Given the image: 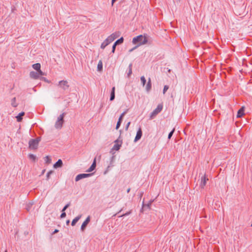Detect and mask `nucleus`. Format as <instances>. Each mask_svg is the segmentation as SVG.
<instances>
[{
  "instance_id": "1",
  "label": "nucleus",
  "mask_w": 252,
  "mask_h": 252,
  "mask_svg": "<svg viewBox=\"0 0 252 252\" xmlns=\"http://www.w3.org/2000/svg\"><path fill=\"white\" fill-rule=\"evenodd\" d=\"M147 36V34H144L143 35L140 34L134 37L132 39L133 44H137L138 46L146 44L148 41Z\"/></svg>"
},
{
  "instance_id": "2",
  "label": "nucleus",
  "mask_w": 252,
  "mask_h": 252,
  "mask_svg": "<svg viewBox=\"0 0 252 252\" xmlns=\"http://www.w3.org/2000/svg\"><path fill=\"white\" fill-rule=\"evenodd\" d=\"M40 140L41 138L39 137L36 138V139H30L29 141V148L32 150L37 149Z\"/></svg>"
},
{
  "instance_id": "3",
  "label": "nucleus",
  "mask_w": 252,
  "mask_h": 252,
  "mask_svg": "<svg viewBox=\"0 0 252 252\" xmlns=\"http://www.w3.org/2000/svg\"><path fill=\"white\" fill-rule=\"evenodd\" d=\"M65 115L66 113L63 112L58 117L55 124V127L56 128L61 129L64 123L63 118Z\"/></svg>"
},
{
  "instance_id": "4",
  "label": "nucleus",
  "mask_w": 252,
  "mask_h": 252,
  "mask_svg": "<svg viewBox=\"0 0 252 252\" xmlns=\"http://www.w3.org/2000/svg\"><path fill=\"white\" fill-rule=\"evenodd\" d=\"M58 86L63 91H67L69 87L68 82L66 80H61L59 82Z\"/></svg>"
},
{
  "instance_id": "5",
  "label": "nucleus",
  "mask_w": 252,
  "mask_h": 252,
  "mask_svg": "<svg viewBox=\"0 0 252 252\" xmlns=\"http://www.w3.org/2000/svg\"><path fill=\"white\" fill-rule=\"evenodd\" d=\"M163 108V106L162 104H158L157 107L153 110L152 112L150 114V119H153L157 115H158L160 111L162 110Z\"/></svg>"
},
{
  "instance_id": "6",
  "label": "nucleus",
  "mask_w": 252,
  "mask_h": 252,
  "mask_svg": "<svg viewBox=\"0 0 252 252\" xmlns=\"http://www.w3.org/2000/svg\"><path fill=\"white\" fill-rule=\"evenodd\" d=\"M93 173H82L77 175L75 177V181L78 182L81 179L91 176Z\"/></svg>"
},
{
  "instance_id": "7",
  "label": "nucleus",
  "mask_w": 252,
  "mask_h": 252,
  "mask_svg": "<svg viewBox=\"0 0 252 252\" xmlns=\"http://www.w3.org/2000/svg\"><path fill=\"white\" fill-rule=\"evenodd\" d=\"M114 143L115 144L113 146L112 150L118 151L122 146L123 143L122 140H120L119 139H118L114 141Z\"/></svg>"
},
{
  "instance_id": "8",
  "label": "nucleus",
  "mask_w": 252,
  "mask_h": 252,
  "mask_svg": "<svg viewBox=\"0 0 252 252\" xmlns=\"http://www.w3.org/2000/svg\"><path fill=\"white\" fill-rule=\"evenodd\" d=\"M91 220V217L90 216H89L85 220V221L83 222V223L81 225V230L82 231H84V230L85 229L86 226L88 224V223L90 222Z\"/></svg>"
},
{
  "instance_id": "9",
  "label": "nucleus",
  "mask_w": 252,
  "mask_h": 252,
  "mask_svg": "<svg viewBox=\"0 0 252 252\" xmlns=\"http://www.w3.org/2000/svg\"><path fill=\"white\" fill-rule=\"evenodd\" d=\"M126 113V111H125V112L122 113L121 114V115H120V116L119 117V118L118 119V121L117 122L116 126V129H118L120 127V126L121 125L123 117Z\"/></svg>"
},
{
  "instance_id": "10",
  "label": "nucleus",
  "mask_w": 252,
  "mask_h": 252,
  "mask_svg": "<svg viewBox=\"0 0 252 252\" xmlns=\"http://www.w3.org/2000/svg\"><path fill=\"white\" fill-rule=\"evenodd\" d=\"M142 136V131L141 128L140 127L138 128V129L136 132V136L135 137L134 141L135 142H136L137 141H138L139 139H141Z\"/></svg>"
},
{
  "instance_id": "11",
  "label": "nucleus",
  "mask_w": 252,
  "mask_h": 252,
  "mask_svg": "<svg viewBox=\"0 0 252 252\" xmlns=\"http://www.w3.org/2000/svg\"><path fill=\"white\" fill-rule=\"evenodd\" d=\"M119 33L117 32L113 33L109 36L106 39L108 40L110 43L113 41L118 36Z\"/></svg>"
},
{
  "instance_id": "12",
  "label": "nucleus",
  "mask_w": 252,
  "mask_h": 252,
  "mask_svg": "<svg viewBox=\"0 0 252 252\" xmlns=\"http://www.w3.org/2000/svg\"><path fill=\"white\" fill-rule=\"evenodd\" d=\"M30 77L31 78H32L34 79H39V78H40L39 76V73H38V72L37 71L35 72V71H33L30 72Z\"/></svg>"
},
{
  "instance_id": "13",
  "label": "nucleus",
  "mask_w": 252,
  "mask_h": 252,
  "mask_svg": "<svg viewBox=\"0 0 252 252\" xmlns=\"http://www.w3.org/2000/svg\"><path fill=\"white\" fill-rule=\"evenodd\" d=\"M96 167V158H95L94 159L93 162L91 166L87 170L86 172H91L94 170Z\"/></svg>"
},
{
  "instance_id": "14",
  "label": "nucleus",
  "mask_w": 252,
  "mask_h": 252,
  "mask_svg": "<svg viewBox=\"0 0 252 252\" xmlns=\"http://www.w3.org/2000/svg\"><path fill=\"white\" fill-rule=\"evenodd\" d=\"M208 180V179L206 177L205 175L202 177L200 185V187L201 188L203 189L205 186L206 184L207 181Z\"/></svg>"
},
{
  "instance_id": "15",
  "label": "nucleus",
  "mask_w": 252,
  "mask_h": 252,
  "mask_svg": "<svg viewBox=\"0 0 252 252\" xmlns=\"http://www.w3.org/2000/svg\"><path fill=\"white\" fill-rule=\"evenodd\" d=\"M244 114H245V113H244V107L243 106L238 111L237 114V118H241L243 115H244Z\"/></svg>"
},
{
  "instance_id": "16",
  "label": "nucleus",
  "mask_w": 252,
  "mask_h": 252,
  "mask_svg": "<svg viewBox=\"0 0 252 252\" xmlns=\"http://www.w3.org/2000/svg\"><path fill=\"white\" fill-rule=\"evenodd\" d=\"M151 89H152L151 80V78H149L148 79V81L147 84L146 86V90L148 93L150 91Z\"/></svg>"
},
{
  "instance_id": "17",
  "label": "nucleus",
  "mask_w": 252,
  "mask_h": 252,
  "mask_svg": "<svg viewBox=\"0 0 252 252\" xmlns=\"http://www.w3.org/2000/svg\"><path fill=\"white\" fill-rule=\"evenodd\" d=\"M62 165H63V161H62V159H59L55 163H54L53 167L55 168H58L59 167H61L62 166Z\"/></svg>"
},
{
  "instance_id": "18",
  "label": "nucleus",
  "mask_w": 252,
  "mask_h": 252,
  "mask_svg": "<svg viewBox=\"0 0 252 252\" xmlns=\"http://www.w3.org/2000/svg\"><path fill=\"white\" fill-rule=\"evenodd\" d=\"M81 217H82V215H78V216H77L76 217H75L72 220V221L71 222V225L74 226L76 224V223L77 222V221L80 219Z\"/></svg>"
},
{
  "instance_id": "19",
  "label": "nucleus",
  "mask_w": 252,
  "mask_h": 252,
  "mask_svg": "<svg viewBox=\"0 0 252 252\" xmlns=\"http://www.w3.org/2000/svg\"><path fill=\"white\" fill-rule=\"evenodd\" d=\"M25 115V112H21V113H20L18 116H17L16 117V119H17V121L18 122H20L21 121H22V119H23V118L22 117Z\"/></svg>"
},
{
  "instance_id": "20",
  "label": "nucleus",
  "mask_w": 252,
  "mask_h": 252,
  "mask_svg": "<svg viewBox=\"0 0 252 252\" xmlns=\"http://www.w3.org/2000/svg\"><path fill=\"white\" fill-rule=\"evenodd\" d=\"M109 44H110V42L108 41L107 39H106L101 44V48L104 49L105 47L107 46Z\"/></svg>"
},
{
  "instance_id": "21",
  "label": "nucleus",
  "mask_w": 252,
  "mask_h": 252,
  "mask_svg": "<svg viewBox=\"0 0 252 252\" xmlns=\"http://www.w3.org/2000/svg\"><path fill=\"white\" fill-rule=\"evenodd\" d=\"M32 68L36 71L40 70L41 68V64L39 63H36L32 65Z\"/></svg>"
},
{
  "instance_id": "22",
  "label": "nucleus",
  "mask_w": 252,
  "mask_h": 252,
  "mask_svg": "<svg viewBox=\"0 0 252 252\" xmlns=\"http://www.w3.org/2000/svg\"><path fill=\"white\" fill-rule=\"evenodd\" d=\"M124 40V39L123 37H121V38H120L119 39L117 40L114 42L115 45H118L121 44L122 43H123Z\"/></svg>"
},
{
  "instance_id": "23",
  "label": "nucleus",
  "mask_w": 252,
  "mask_h": 252,
  "mask_svg": "<svg viewBox=\"0 0 252 252\" xmlns=\"http://www.w3.org/2000/svg\"><path fill=\"white\" fill-rule=\"evenodd\" d=\"M132 64L131 63L129 64L128 67V71L127 73V76L128 77H129V76L132 74Z\"/></svg>"
},
{
  "instance_id": "24",
  "label": "nucleus",
  "mask_w": 252,
  "mask_h": 252,
  "mask_svg": "<svg viewBox=\"0 0 252 252\" xmlns=\"http://www.w3.org/2000/svg\"><path fill=\"white\" fill-rule=\"evenodd\" d=\"M16 97L13 98L11 100V104L13 107H16L18 106V103H16Z\"/></svg>"
},
{
  "instance_id": "25",
  "label": "nucleus",
  "mask_w": 252,
  "mask_h": 252,
  "mask_svg": "<svg viewBox=\"0 0 252 252\" xmlns=\"http://www.w3.org/2000/svg\"><path fill=\"white\" fill-rule=\"evenodd\" d=\"M102 68H103L102 63L101 61H100L98 62V63L97 64V70L99 71H100L102 70Z\"/></svg>"
},
{
  "instance_id": "26",
  "label": "nucleus",
  "mask_w": 252,
  "mask_h": 252,
  "mask_svg": "<svg viewBox=\"0 0 252 252\" xmlns=\"http://www.w3.org/2000/svg\"><path fill=\"white\" fill-rule=\"evenodd\" d=\"M29 158L30 159L32 160L33 161H35L36 160V156L32 154H30L29 155Z\"/></svg>"
},
{
  "instance_id": "27",
  "label": "nucleus",
  "mask_w": 252,
  "mask_h": 252,
  "mask_svg": "<svg viewBox=\"0 0 252 252\" xmlns=\"http://www.w3.org/2000/svg\"><path fill=\"white\" fill-rule=\"evenodd\" d=\"M45 162L47 164H50L51 162V158L50 157L47 156L45 157Z\"/></svg>"
},
{
  "instance_id": "28",
  "label": "nucleus",
  "mask_w": 252,
  "mask_h": 252,
  "mask_svg": "<svg viewBox=\"0 0 252 252\" xmlns=\"http://www.w3.org/2000/svg\"><path fill=\"white\" fill-rule=\"evenodd\" d=\"M141 82L142 83V85L143 86H144L146 83V80L144 76H142L140 78Z\"/></svg>"
},
{
  "instance_id": "29",
  "label": "nucleus",
  "mask_w": 252,
  "mask_h": 252,
  "mask_svg": "<svg viewBox=\"0 0 252 252\" xmlns=\"http://www.w3.org/2000/svg\"><path fill=\"white\" fill-rule=\"evenodd\" d=\"M150 205H151V202H150L147 204H144V201H143L142 208L141 210H143L144 209V208H146V207H147L148 209H149Z\"/></svg>"
},
{
  "instance_id": "30",
  "label": "nucleus",
  "mask_w": 252,
  "mask_h": 252,
  "mask_svg": "<svg viewBox=\"0 0 252 252\" xmlns=\"http://www.w3.org/2000/svg\"><path fill=\"white\" fill-rule=\"evenodd\" d=\"M53 172H54L52 170H50L47 172V173L46 174V180H48L49 179L50 175L51 174H52L53 173Z\"/></svg>"
},
{
  "instance_id": "31",
  "label": "nucleus",
  "mask_w": 252,
  "mask_h": 252,
  "mask_svg": "<svg viewBox=\"0 0 252 252\" xmlns=\"http://www.w3.org/2000/svg\"><path fill=\"white\" fill-rule=\"evenodd\" d=\"M175 131V129L173 128L168 134V139H170L171 137L172 136L174 132Z\"/></svg>"
},
{
  "instance_id": "32",
  "label": "nucleus",
  "mask_w": 252,
  "mask_h": 252,
  "mask_svg": "<svg viewBox=\"0 0 252 252\" xmlns=\"http://www.w3.org/2000/svg\"><path fill=\"white\" fill-rule=\"evenodd\" d=\"M70 202H69L67 204H66L63 208L62 212H63V211L65 212V211L67 209V208H68L70 206Z\"/></svg>"
},
{
  "instance_id": "33",
  "label": "nucleus",
  "mask_w": 252,
  "mask_h": 252,
  "mask_svg": "<svg viewBox=\"0 0 252 252\" xmlns=\"http://www.w3.org/2000/svg\"><path fill=\"white\" fill-rule=\"evenodd\" d=\"M39 79L41 81H44L45 82H47V83H50V81L45 77H42V76H41L40 78H39Z\"/></svg>"
},
{
  "instance_id": "34",
  "label": "nucleus",
  "mask_w": 252,
  "mask_h": 252,
  "mask_svg": "<svg viewBox=\"0 0 252 252\" xmlns=\"http://www.w3.org/2000/svg\"><path fill=\"white\" fill-rule=\"evenodd\" d=\"M115 97V93H111L110 94V100L113 101Z\"/></svg>"
},
{
  "instance_id": "35",
  "label": "nucleus",
  "mask_w": 252,
  "mask_h": 252,
  "mask_svg": "<svg viewBox=\"0 0 252 252\" xmlns=\"http://www.w3.org/2000/svg\"><path fill=\"white\" fill-rule=\"evenodd\" d=\"M169 89V87L167 85H165L163 88V93L164 94L165 92L167 91V90Z\"/></svg>"
},
{
  "instance_id": "36",
  "label": "nucleus",
  "mask_w": 252,
  "mask_h": 252,
  "mask_svg": "<svg viewBox=\"0 0 252 252\" xmlns=\"http://www.w3.org/2000/svg\"><path fill=\"white\" fill-rule=\"evenodd\" d=\"M130 213H131V211L127 212L125 214H123L122 215L119 216V217H122L127 216L129 215Z\"/></svg>"
},
{
  "instance_id": "37",
  "label": "nucleus",
  "mask_w": 252,
  "mask_h": 252,
  "mask_svg": "<svg viewBox=\"0 0 252 252\" xmlns=\"http://www.w3.org/2000/svg\"><path fill=\"white\" fill-rule=\"evenodd\" d=\"M66 213L64 211H63V212H62V214L60 216V217L61 219H63V218H65L66 217Z\"/></svg>"
},
{
  "instance_id": "38",
  "label": "nucleus",
  "mask_w": 252,
  "mask_h": 252,
  "mask_svg": "<svg viewBox=\"0 0 252 252\" xmlns=\"http://www.w3.org/2000/svg\"><path fill=\"white\" fill-rule=\"evenodd\" d=\"M38 73H39V76L40 77L41 76L44 75V73L40 69L37 71Z\"/></svg>"
},
{
  "instance_id": "39",
  "label": "nucleus",
  "mask_w": 252,
  "mask_h": 252,
  "mask_svg": "<svg viewBox=\"0 0 252 252\" xmlns=\"http://www.w3.org/2000/svg\"><path fill=\"white\" fill-rule=\"evenodd\" d=\"M117 45H115V44L114 43L113 46H112V51L111 52L112 53H114L115 51V49H116V47Z\"/></svg>"
},
{
  "instance_id": "40",
  "label": "nucleus",
  "mask_w": 252,
  "mask_h": 252,
  "mask_svg": "<svg viewBox=\"0 0 252 252\" xmlns=\"http://www.w3.org/2000/svg\"><path fill=\"white\" fill-rule=\"evenodd\" d=\"M113 166V164L110 163V165L107 166V170L104 172V174H106L109 170V168Z\"/></svg>"
},
{
  "instance_id": "41",
  "label": "nucleus",
  "mask_w": 252,
  "mask_h": 252,
  "mask_svg": "<svg viewBox=\"0 0 252 252\" xmlns=\"http://www.w3.org/2000/svg\"><path fill=\"white\" fill-rule=\"evenodd\" d=\"M138 47V46H137V45H136V46L134 47L133 48H132V49H130V50H129V52H130H130H132L134 50H135V49L136 48H137Z\"/></svg>"
},
{
  "instance_id": "42",
  "label": "nucleus",
  "mask_w": 252,
  "mask_h": 252,
  "mask_svg": "<svg viewBox=\"0 0 252 252\" xmlns=\"http://www.w3.org/2000/svg\"><path fill=\"white\" fill-rule=\"evenodd\" d=\"M130 124V122L127 123V124H126V130H127L128 129V127L129 126Z\"/></svg>"
},
{
  "instance_id": "43",
  "label": "nucleus",
  "mask_w": 252,
  "mask_h": 252,
  "mask_svg": "<svg viewBox=\"0 0 252 252\" xmlns=\"http://www.w3.org/2000/svg\"><path fill=\"white\" fill-rule=\"evenodd\" d=\"M114 158H115V156H112L111 158V161H110V163L111 164H112L113 163V160H114Z\"/></svg>"
},
{
  "instance_id": "44",
  "label": "nucleus",
  "mask_w": 252,
  "mask_h": 252,
  "mask_svg": "<svg viewBox=\"0 0 252 252\" xmlns=\"http://www.w3.org/2000/svg\"><path fill=\"white\" fill-rule=\"evenodd\" d=\"M32 204H31L30 205H28L26 209L27 210V211H29L30 210V208H31V206Z\"/></svg>"
},
{
  "instance_id": "45",
  "label": "nucleus",
  "mask_w": 252,
  "mask_h": 252,
  "mask_svg": "<svg viewBox=\"0 0 252 252\" xmlns=\"http://www.w3.org/2000/svg\"><path fill=\"white\" fill-rule=\"evenodd\" d=\"M115 87H113L112 88V90H111V93H115Z\"/></svg>"
},
{
  "instance_id": "46",
  "label": "nucleus",
  "mask_w": 252,
  "mask_h": 252,
  "mask_svg": "<svg viewBox=\"0 0 252 252\" xmlns=\"http://www.w3.org/2000/svg\"><path fill=\"white\" fill-rule=\"evenodd\" d=\"M69 223H70V220H67L66 221V224L68 225Z\"/></svg>"
},
{
  "instance_id": "47",
  "label": "nucleus",
  "mask_w": 252,
  "mask_h": 252,
  "mask_svg": "<svg viewBox=\"0 0 252 252\" xmlns=\"http://www.w3.org/2000/svg\"><path fill=\"white\" fill-rule=\"evenodd\" d=\"M130 188H128V189H127V190H126L127 193H128V192L130 191Z\"/></svg>"
},
{
  "instance_id": "48",
  "label": "nucleus",
  "mask_w": 252,
  "mask_h": 252,
  "mask_svg": "<svg viewBox=\"0 0 252 252\" xmlns=\"http://www.w3.org/2000/svg\"><path fill=\"white\" fill-rule=\"evenodd\" d=\"M58 231H59V230L58 229H55V231H54V233H57Z\"/></svg>"
},
{
  "instance_id": "49",
  "label": "nucleus",
  "mask_w": 252,
  "mask_h": 252,
  "mask_svg": "<svg viewBox=\"0 0 252 252\" xmlns=\"http://www.w3.org/2000/svg\"><path fill=\"white\" fill-rule=\"evenodd\" d=\"M122 210H120L119 212L118 213L119 214L120 212H121Z\"/></svg>"
},
{
  "instance_id": "50",
  "label": "nucleus",
  "mask_w": 252,
  "mask_h": 252,
  "mask_svg": "<svg viewBox=\"0 0 252 252\" xmlns=\"http://www.w3.org/2000/svg\"><path fill=\"white\" fill-rule=\"evenodd\" d=\"M4 252H7V250H5V251H4Z\"/></svg>"
},
{
  "instance_id": "51",
  "label": "nucleus",
  "mask_w": 252,
  "mask_h": 252,
  "mask_svg": "<svg viewBox=\"0 0 252 252\" xmlns=\"http://www.w3.org/2000/svg\"><path fill=\"white\" fill-rule=\"evenodd\" d=\"M168 72H170V69H168Z\"/></svg>"
}]
</instances>
